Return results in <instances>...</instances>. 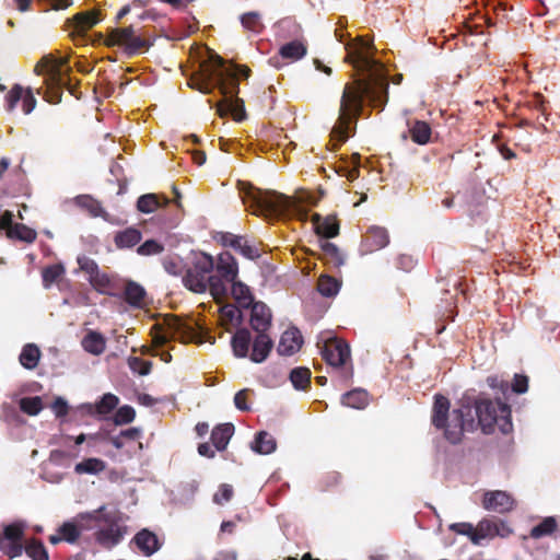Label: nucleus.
Masks as SVG:
<instances>
[{
    "label": "nucleus",
    "mask_w": 560,
    "mask_h": 560,
    "mask_svg": "<svg viewBox=\"0 0 560 560\" xmlns=\"http://www.w3.org/2000/svg\"><path fill=\"white\" fill-rule=\"evenodd\" d=\"M482 506L487 511L504 514L511 512L514 509L515 500L506 491H487L483 494Z\"/></svg>",
    "instance_id": "14"
},
{
    "label": "nucleus",
    "mask_w": 560,
    "mask_h": 560,
    "mask_svg": "<svg viewBox=\"0 0 560 560\" xmlns=\"http://www.w3.org/2000/svg\"><path fill=\"white\" fill-rule=\"evenodd\" d=\"M90 284L100 293H106L112 285L110 278L107 273L102 272L100 269L96 273L88 277Z\"/></svg>",
    "instance_id": "46"
},
{
    "label": "nucleus",
    "mask_w": 560,
    "mask_h": 560,
    "mask_svg": "<svg viewBox=\"0 0 560 560\" xmlns=\"http://www.w3.org/2000/svg\"><path fill=\"white\" fill-rule=\"evenodd\" d=\"M500 527H504L503 522L497 523L489 518H482L475 527L476 534L472 537V544L480 545L482 539L503 536Z\"/></svg>",
    "instance_id": "24"
},
{
    "label": "nucleus",
    "mask_w": 560,
    "mask_h": 560,
    "mask_svg": "<svg viewBox=\"0 0 560 560\" xmlns=\"http://www.w3.org/2000/svg\"><path fill=\"white\" fill-rule=\"evenodd\" d=\"M322 357L328 365L340 372L342 380L348 381L353 376L351 351L345 340L339 338L326 340L322 349Z\"/></svg>",
    "instance_id": "9"
},
{
    "label": "nucleus",
    "mask_w": 560,
    "mask_h": 560,
    "mask_svg": "<svg viewBox=\"0 0 560 560\" xmlns=\"http://www.w3.org/2000/svg\"><path fill=\"white\" fill-rule=\"evenodd\" d=\"M124 300L132 307L142 308L147 305V291L138 282L129 280L125 285Z\"/></svg>",
    "instance_id": "23"
},
{
    "label": "nucleus",
    "mask_w": 560,
    "mask_h": 560,
    "mask_svg": "<svg viewBox=\"0 0 560 560\" xmlns=\"http://www.w3.org/2000/svg\"><path fill=\"white\" fill-rule=\"evenodd\" d=\"M487 384L492 389H498L502 394H505L509 390V388H510L509 382L502 380L498 375H490V376H488L487 377Z\"/></svg>",
    "instance_id": "59"
},
{
    "label": "nucleus",
    "mask_w": 560,
    "mask_h": 560,
    "mask_svg": "<svg viewBox=\"0 0 560 560\" xmlns=\"http://www.w3.org/2000/svg\"><path fill=\"white\" fill-rule=\"evenodd\" d=\"M105 469L106 463L95 457L85 458L74 466V472L78 475H98Z\"/></svg>",
    "instance_id": "32"
},
{
    "label": "nucleus",
    "mask_w": 560,
    "mask_h": 560,
    "mask_svg": "<svg viewBox=\"0 0 560 560\" xmlns=\"http://www.w3.org/2000/svg\"><path fill=\"white\" fill-rule=\"evenodd\" d=\"M302 343L303 338L300 330L291 327L281 335L277 351L280 355H292L301 349Z\"/></svg>",
    "instance_id": "19"
},
{
    "label": "nucleus",
    "mask_w": 560,
    "mask_h": 560,
    "mask_svg": "<svg viewBox=\"0 0 560 560\" xmlns=\"http://www.w3.org/2000/svg\"><path fill=\"white\" fill-rule=\"evenodd\" d=\"M240 22L244 30L259 34L265 28L261 14L257 11H249L240 16Z\"/></svg>",
    "instance_id": "39"
},
{
    "label": "nucleus",
    "mask_w": 560,
    "mask_h": 560,
    "mask_svg": "<svg viewBox=\"0 0 560 560\" xmlns=\"http://www.w3.org/2000/svg\"><path fill=\"white\" fill-rule=\"evenodd\" d=\"M13 213L9 210L4 211L0 217V230L9 231L15 223L12 222Z\"/></svg>",
    "instance_id": "64"
},
{
    "label": "nucleus",
    "mask_w": 560,
    "mask_h": 560,
    "mask_svg": "<svg viewBox=\"0 0 560 560\" xmlns=\"http://www.w3.org/2000/svg\"><path fill=\"white\" fill-rule=\"evenodd\" d=\"M100 21L98 13L95 11L79 12L73 15L70 23L73 27V32L84 33L92 28Z\"/></svg>",
    "instance_id": "27"
},
{
    "label": "nucleus",
    "mask_w": 560,
    "mask_h": 560,
    "mask_svg": "<svg viewBox=\"0 0 560 560\" xmlns=\"http://www.w3.org/2000/svg\"><path fill=\"white\" fill-rule=\"evenodd\" d=\"M83 349L94 355H100L105 351L106 340L101 332L89 331L82 339Z\"/></svg>",
    "instance_id": "29"
},
{
    "label": "nucleus",
    "mask_w": 560,
    "mask_h": 560,
    "mask_svg": "<svg viewBox=\"0 0 560 560\" xmlns=\"http://www.w3.org/2000/svg\"><path fill=\"white\" fill-rule=\"evenodd\" d=\"M250 326L256 332L267 331L271 326V311L262 302H253L250 305Z\"/></svg>",
    "instance_id": "17"
},
{
    "label": "nucleus",
    "mask_w": 560,
    "mask_h": 560,
    "mask_svg": "<svg viewBox=\"0 0 560 560\" xmlns=\"http://www.w3.org/2000/svg\"><path fill=\"white\" fill-rule=\"evenodd\" d=\"M171 203L165 195L144 194L137 200V209L142 213H152L159 209L165 208Z\"/></svg>",
    "instance_id": "22"
},
{
    "label": "nucleus",
    "mask_w": 560,
    "mask_h": 560,
    "mask_svg": "<svg viewBox=\"0 0 560 560\" xmlns=\"http://www.w3.org/2000/svg\"><path fill=\"white\" fill-rule=\"evenodd\" d=\"M409 135L415 143L424 145L431 141L432 129L427 121L415 120L410 124Z\"/></svg>",
    "instance_id": "28"
},
{
    "label": "nucleus",
    "mask_w": 560,
    "mask_h": 560,
    "mask_svg": "<svg viewBox=\"0 0 560 560\" xmlns=\"http://www.w3.org/2000/svg\"><path fill=\"white\" fill-rule=\"evenodd\" d=\"M252 335L247 328H238L231 339L233 354L236 358H246L249 352Z\"/></svg>",
    "instance_id": "25"
},
{
    "label": "nucleus",
    "mask_w": 560,
    "mask_h": 560,
    "mask_svg": "<svg viewBox=\"0 0 560 560\" xmlns=\"http://www.w3.org/2000/svg\"><path fill=\"white\" fill-rule=\"evenodd\" d=\"M77 203L82 207V208H85L86 210H89V212L94 215V217H97L102 210V207L100 205L98 201H96L95 199H93L92 197L90 196H80L77 198Z\"/></svg>",
    "instance_id": "54"
},
{
    "label": "nucleus",
    "mask_w": 560,
    "mask_h": 560,
    "mask_svg": "<svg viewBox=\"0 0 560 560\" xmlns=\"http://www.w3.org/2000/svg\"><path fill=\"white\" fill-rule=\"evenodd\" d=\"M319 247L322 250L323 259H325L327 264H330L337 268L345 264V257L342 253L334 243L328 241H320Z\"/></svg>",
    "instance_id": "31"
},
{
    "label": "nucleus",
    "mask_w": 560,
    "mask_h": 560,
    "mask_svg": "<svg viewBox=\"0 0 560 560\" xmlns=\"http://www.w3.org/2000/svg\"><path fill=\"white\" fill-rule=\"evenodd\" d=\"M234 433V425L232 423H221L213 428L211 431V443L217 451H224Z\"/></svg>",
    "instance_id": "26"
},
{
    "label": "nucleus",
    "mask_w": 560,
    "mask_h": 560,
    "mask_svg": "<svg viewBox=\"0 0 560 560\" xmlns=\"http://www.w3.org/2000/svg\"><path fill=\"white\" fill-rule=\"evenodd\" d=\"M342 405L354 409H363L369 404V394L364 389H352L341 397Z\"/></svg>",
    "instance_id": "33"
},
{
    "label": "nucleus",
    "mask_w": 560,
    "mask_h": 560,
    "mask_svg": "<svg viewBox=\"0 0 560 560\" xmlns=\"http://www.w3.org/2000/svg\"><path fill=\"white\" fill-rule=\"evenodd\" d=\"M233 497V488L228 483L220 486L219 491L213 495V502L217 504H224L229 502Z\"/></svg>",
    "instance_id": "57"
},
{
    "label": "nucleus",
    "mask_w": 560,
    "mask_h": 560,
    "mask_svg": "<svg viewBox=\"0 0 560 560\" xmlns=\"http://www.w3.org/2000/svg\"><path fill=\"white\" fill-rule=\"evenodd\" d=\"M311 370L308 368H294L289 375L293 387L298 390H306L311 385Z\"/></svg>",
    "instance_id": "37"
},
{
    "label": "nucleus",
    "mask_w": 560,
    "mask_h": 560,
    "mask_svg": "<svg viewBox=\"0 0 560 560\" xmlns=\"http://www.w3.org/2000/svg\"><path fill=\"white\" fill-rule=\"evenodd\" d=\"M141 232L135 228H128L115 235V245L118 248H131L141 241Z\"/></svg>",
    "instance_id": "34"
},
{
    "label": "nucleus",
    "mask_w": 560,
    "mask_h": 560,
    "mask_svg": "<svg viewBox=\"0 0 560 560\" xmlns=\"http://www.w3.org/2000/svg\"><path fill=\"white\" fill-rule=\"evenodd\" d=\"M238 275V266L234 256L229 252L218 255L212 272L211 295L220 302L228 296L229 284Z\"/></svg>",
    "instance_id": "7"
},
{
    "label": "nucleus",
    "mask_w": 560,
    "mask_h": 560,
    "mask_svg": "<svg viewBox=\"0 0 560 560\" xmlns=\"http://www.w3.org/2000/svg\"><path fill=\"white\" fill-rule=\"evenodd\" d=\"M80 518L81 521L103 524L94 533V538L105 549L116 547L128 534L125 515L119 510H107L105 505H102L92 512L80 514Z\"/></svg>",
    "instance_id": "3"
},
{
    "label": "nucleus",
    "mask_w": 560,
    "mask_h": 560,
    "mask_svg": "<svg viewBox=\"0 0 560 560\" xmlns=\"http://www.w3.org/2000/svg\"><path fill=\"white\" fill-rule=\"evenodd\" d=\"M19 404L20 409L28 416H36L43 409V401L38 396L21 398Z\"/></svg>",
    "instance_id": "47"
},
{
    "label": "nucleus",
    "mask_w": 560,
    "mask_h": 560,
    "mask_svg": "<svg viewBox=\"0 0 560 560\" xmlns=\"http://www.w3.org/2000/svg\"><path fill=\"white\" fill-rule=\"evenodd\" d=\"M448 529L458 535L467 536L471 542H472V537L476 534L475 526L471 523H467V522L453 523L448 526Z\"/></svg>",
    "instance_id": "55"
},
{
    "label": "nucleus",
    "mask_w": 560,
    "mask_h": 560,
    "mask_svg": "<svg viewBox=\"0 0 560 560\" xmlns=\"http://www.w3.org/2000/svg\"><path fill=\"white\" fill-rule=\"evenodd\" d=\"M312 223L315 233L324 238H332L339 235L340 225L336 215L323 218L319 213H314Z\"/></svg>",
    "instance_id": "18"
},
{
    "label": "nucleus",
    "mask_w": 560,
    "mask_h": 560,
    "mask_svg": "<svg viewBox=\"0 0 560 560\" xmlns=\"http://www.w3.org/2000/svg\"><path fill=\"white\" fill-rule=\"evenodd\" d=\"M163 249L164 246L158 241L148 240L138 247L137 253L142 256H150L160 254L163 252Z\"/></svg>",
    "instance_id": "53"
},
{
    "label": "nucleus",
    "mask_w": 560,
    "mask_h": 560,
    "mask_svg": "<svg viewBox=\"0 0 560 560\" xmlns=\"http://www.w3.org/2000/svg\"><path fill=\"white\" fill-rule=\"evenodd\" d=\"M51 408L57 417H63L68 413V405L66 400L60 397L55 399Z\"/></svg>",
    "instance_id": "63"
},
{
    "label": "nucleus",
    "mask_w": 560,
    "mask_h": 560,
    "mask_svg": "<svg viewBox=\"0 0 560 560\" xmlns=\"http://www.w3.org/2000/svg\"><path fill=\"white\" fill-rule=\"evenodd\" d=\"M450 399L441 394L434 396L431 423L443 431L451 444H459L465 431L472 432L478 427L485 434L494 432L495 427L503 434L512 431L511 407L500 399L492 400L483 395L465 393L457 407L450 411Z\"/></svg>",
    "instance_id": "1"
},
{
    "label": "nucleus",
    "mask_w": 560,
    "mask_h": 560,
    "mask_svg": "<svg viewBox=\"0 0 560 560\" xmlns=\"http://www.w3.org/2000/svg\"><path fill=\"white\" fill-rule=\"evenodd\" d=\"M231 287V294L241 307L247 308L254 302V296L249 288L241 281L233 280L229 284Z\"/></svg>",
    "instance_id": "30"
},
{
    "label": "nucleus",
    "mask_w": 560,
    "mask_h": 560,
    "mask_svg": "<svg viewBox=\"0 0 560 560\" xmlns=\"http://www.w3.org/2000/svg\"><path fill=\"white\" fill-rule=\"evenodd\" d=\"M241 311L233 304H225L220 308V320L229 331L230 326H238L241 323Z\"/></svg>",
    "instance_id": "38"
},
{
    "label": "nucleus",
    "mask_w": 560,
    "mask_h": 560,
    "mask_svg": "<svg viewBox=\"0 0 560 560\" xmlns=\"http://www.w3.org/2000/svg\"><path fill=\"white\" fill-rule=\"evenodd\" d=\"M248 392H249V389H247V388L241 389L234 396L235 407L242 411L249 410V406L247 405V401H246Z\"/></svg>",
    "instance_id": "61"
},
{
    "label": "nucleus",
    "mask_w": 560,
    "mask_h": 560,
    "mask_svg": "<svg viewBox=\"0 0 560 560\" xmlns=\"http://www.w3.org/2000/svg\"><path fill=\"white\" fill-rule=\"evenodd\" d=\"M194 338V328L179 317L172 315L165 318L164 331L156 334L153 341L155 346H163L171 339L188 342Z\"/></svg>",
    "instance_id": "11"
},
{
    "label": "nucleus",
    "mask_w": 560,
    "mask_h": 560,
    "mask_svg": "<svg viewBox=\"0 0 560 560\" xmlns=\"http://www.w3.org/2000/svg\"><path fill=\"white\" fill-rule=\"evenodd\" d=\"M24 89L20 84H14L10 92L5 96V107L9 112H12L16 104L22 101Z\"/></svg>",
    "instance_id": "51"
},
{
    "label": "nucleus",
    "mask_w": 560,
    "mask_h": 560,
    "mask_svg": "<svg viewBox=\"0 0 560 560\" xmlns=\"http://www.w3.org/2000/svg\"><path fill=\"white\" fill-rule=\"evenodd\" d=\"M273 348V341L267 331L257 332L254 341L249 359L255 363L264 362Z\"/></svg>",
    "instance_id": "20"
},
{
    "label": "nucleus",
    "mask_w": 560,
    "mask_h": 560,
    "mask_svg": "<svg viewBox=\"0 0 560 560\" xmlns=\"http://www.w3.org/2000/svg\"><path fill=\"white\" fill-rule=\"evenodd\" d=\"M213 269V257L200 253L183 277L184 285L195 293H205L207 290L211 292Z\"/></svg>",
    "instance_id": "8"
},
{
    "label": "nucleus",
    "mask_w": 560,
    "mask_h": 560,
    "mask_svg": "<svg viewBox=\"0 0 560 560\" xmlns=\"http://www.w3.org/2000/svg\"><path fill=\"white\" fill-rule=\"evenodd\" d=\"M128 363L129 368L140 375H148L152 369V363L150 361L143 360L139 357H130Z\"/></svg>",
    "instance_id": "52"
},
{
    "label": "nucleus",
    "mask_w": 560,
    "mask_h": 560,
    "mask_svg": "<svg viewBox=\"0 0 560 560\" xmlns=\"http://www.w3.org/2000/svg\"><path fill=\"white\" fill-rule=\"evenodd\" d=\"M130 546L144 557H151L163 546V540L149 528L140 529L130 540Z\"/></svg>",
    "instance_id": "13"
},
{
    "label": "nucleus",
    "mask_w": 560,
    "mask_h": 560,
    "mask_svg": "<svg viewBox=\"0 0 560 560\" xmlns=\"http://www.w3.org/2000/svg\"><path fill=\"white\" fill-rule=\"evenodd\" d=\"M136 411L133 407L124 405L119 407L114 415V423L116 425L128 424L135 420Z\"/></svg>",
    "instance_id": "50"
},
{
    "label": "nucleus",
    "mask_w": 560,
    "mask_h": 560,
    "mask_svg": "<svg viewBox=\"0 0 560 560\" xmlns=\"http://www.w3.org/2000/svg\"><path fill=\"white\" fill-rule=\"evenodd\" d=\"M32 560H49L48 551L44 544L36 538L28 539L24 545V550Z\"/></svg>",
    "instance_id": "43"
},
{
    "label": "nucleus",
    "mask_w": 560,
    "mask_h": 560,
    "mask_svg": "<svg viewBox=\"0 0 560 560\" xmlns=\"http://www.w3.org/2000/svg\"><path fill=\"white\" fill-rule=\"evenodd\" d=\"M276 446L273 436L266 431H260L256 434L252 448L258 454L268 455L276 450Z\"/></svg>",
    "instance_id": "35"
},
{
    "label": "nucleus",
    "mask_w": 560,
    "mask_h": 560,
    "mask_svg": "<svg viewBox=\"0 0 560 560\" xmlns=\"http://www.w3.org/2000/svg\"><path fill=\"white\" fill-rule=\"evenodd\" d=\"M213 68H207L198 79H192L191 86L203 94H209L213 89L218 88L224 100L237 96L240 92V83L236 73L225 67V60L214 55L210 58Z\"/></svg>",
    "instance_id": "4"
},
{
    "label": "nucleus",
    "mask_w": 560,
    "mask_h": 560,
    "mask_svg": "<svg viewBox=\"0 0 560 560\" xmlns=\"http://www.w3.org/2000/svg\"><path fill=\"white\" fill-rule=\"evenodd\" d=\"M85 528L86 527L82 523L78 524L74 521L63 522L57 528L56 534L48 537V541L51 545H57L61 541H66L68 544H77L81 537L82 530Z\"/></svg>",
    "instance_id": "16"
},
{
    "label": "nucleus",
    "mask_w": 560,
    "mask_h": 560,
    "mask_svg": "<svg viewBox=\"0 0 560 560\" xmlns=\"http://www.w3.org/2000/svg\"><path fill=\"white\" fill-rule=\"evenodd\" d=\"M77 262L80 269L89 277H91L93 273H96V271L100 269L97 262L85 255L79 256L77 258Z\"/></svg>",
    "instance_id": "56"
},
{
    "label": "nucleus",
    "mask_w": 560,
    "mask_h": 560,
    "mask_svg": "<svg viewBox=\"0 0 560 560\" xmlns=\"http://www.w3.org/2000/svg\"><path fill=\"white\" fill-rule=\"evenodd\" d=\"M106 45L120 46L128 56H133L147 51L152 43L143 34H137L133 26L130 25L112 30Z\"/></svg>",
    "instance_id": "10"
},
{
    "label": "nucleus",
    "mask_w": 560,
    "mask_h": 560,
    "mask_svg": "<svg viewBox=\"0 0 560 560\" xmlns=\"http://www.w3.org/2000/svg\"><path fill=\"white\" fill-rule=\"evenodd\" d=\"M238 190L242 194L243 202L249 203V208L253 209L255 214L261 212L270 215H282L291 206L288 196L272 190H261L249 183L238 182Z\"/></svg>",
    "instance_id": "5"
},
{
    "label": "nucleus",
    "mask_w": 560,
    "mask_h": 560,
    "mask_svg": "<svg viewBox=\"0 0 560 560\" xmlns=\"http://www.w3.org/2000/svg\"><path fill=\"white\" fill-rule=\"evenodd\" d=\"M370 45L363 40L349 47L346 60L359 70L368 72L365 79L347 83L343 88L339 117L331 130L334 149H338L349 138L350 125L355 124L368 101L373 107L383 108L388 101V80L382 66L368 55Z\"/></svg>",
    "instance_id": "2"
},
{
    "label": "nucleus",
    "mask_w": 560,
    "mask_h": 560,
    "mask_svg": "<svg viewBox=\"0 0 560 560\" xmlns=\"http://www.w3.org/2000/svg\"><path fill=\"white\" fill-rule=\"evenodd\" d=\"M307 52V47L299 40H292L281 46L279 54L284 59L299 60Z\"/></svg>",
    "instance_id": "40"
},
{
    "label": "nucleus",
    "mask_w": 560,
    "mask_h": 560,
    "mask_svg": "<svg viewBox=\"0 0 560 560\" xmlns=\"http://www.w3.org/2000/svg\"><path fill=\"white\" fill-rule=\"evenodd\" d=\"M39 358V348L34 343H27L23 347L19 361L25 369L33 370L37 366Z\"/></svg>",
    "instance_id": "36"
},
{
    "label": "nucleus",
    "mask_w": 560,
    "mask_h": 560,
    "mask_svg": "<svg viewBox=\"0 0 560 560\" xmlns=\"http://www.w3.org/2000/svg\"><path fill=\"white\" fill-rule=\"evenodd\" d=\"M232 248L248 259H256L260 256L259 249L255 246H252L248 243V241L244 236H241V235H240L238 244L235 243Z\"/></svg>",
    "instance_id": "49"
},
{
    "label": "nucleus",
    "mask_w": 560,
    "mask_h": 560,
    "mask_svg": "<svg viewBox=\"0 0 560 560\" xmlns=\"http://www.w3.org/2000/svg\"><path fill=\"white\" fill-rule=\"evenodd\" d=\"M65 273V268L62 265L56 264L50 265L43 269L42 278L43 284L45 288H49L54 282H56L62 275Z\"/></svg>",
    "instance_id": "48"
},
{
    "label": "nucleus",
    "mask_w": 560,
    "mask_h": 560,
    "mask_svg": "<svg viewBox=\"0 0 560 560\" xmlns=\"http://www.w3.org/2000/svg\"><path fill=\"white\" fill-rule=\"evenodd\" d=\"M558 528L557 521L553 516L545 517L538 525L530 529V537L539 539L545 536H549L555 533Z\"/></svg>",
    "instance_id": "44"
},
{
    "label": "nucleus",
    "mask_w": 560,
    "mask_h": 560,
    "mask_svg": "<svg viewBox=\"0 0 560 560\" xmlns=\"http://www.w3.org/2000/svg\"><path fill=\"white\" fill-rule=\"evenodd\" d=\"M24 526L20 523H12L4 526L0 535V550L10 559L22 556Z\"/></svg>",
    "instance_id": "12"
},
{
    "label": "nucleus",
    "mask_w": 560,
    "mask_h": 560,
    "mask_svg": "<svg viewBox=\"0 0 560 560\" xmlns=\"http://www.w3.org/2000/svg\"><path fill=\"white\" fill-rule=\"evenodd\" d=\"M218 241L221 243L222 246L232 248L235 243L238 244L240 235H235L230 232H221L219 233Z\"/></svg>",
    "instance_id": "62"
},
{
    "label": "nucleus",
    "mask_w": 560,
    "mask_h": 560,
    "mask_svg": "<svg viewBox=\"0 0 560 560\" xmlns=\"http://www.w3.org/2000/svg\"><path fill=\"white\" fill-rule=\"evenodd\" d=\"M36 106V98L32 92V90L28 88L25 90L23 97H22V108L24 114H30L33 112V109Z\"/></svg>",
    "instance_id": "60"
},
{
    "label": "nucleus",
    "mask_w": 560,
    "mask_h": 560,
    "mask_svg": "<svg viewBox=\"0 0 560 560\" xmlns=\"http://www.w3.org/2000/svg\"><path fill=\"white\" fill-rule=\"evenodd\" d=\"M222 104L226 105L228 109L232 113L233 118L242 121L246 118L244 101L238 96L223 100Z\"/></svg>",
    "instance_id": "45"
},
{
    "label": "nucleus",
    "mask_w": 560,
    "mask_h": 560,
    "mask_svg": "<svg viewBox=\"0 0 560 560\" xmlns=\"http://www.w3.org/2000/svg\"><path fill=\"white\" fill-rule=\"evenodd\" d=\"M341 287V282L336 278L327 275H322L317 282L318 292L326 298L335 296Z\"/></svg>",
    "instance_id": "41"
},
{
    "label": "nucleus",
    "mask_w": 560,
    "mask_h": 560,
    "mask_svg": "<svg viewBox=\"0 0 560 560\" xmlns=\"http://www.w3.org/2000/svg\"><path fill=\"white\" fill-rule=\"evenodd\" d=\"M67 58H56L52 55H45L36 63L34 72L45 74L46 101L51 104H58L61 101L65 84L63 66Z\"/></svg>",
    "instance_id": "6"
},
{
    "label": "nucleus",
    "mask_w": 560,
    "mask_h": 560,
    "mask_svg": "<svg viewBox=\"0 0 560 560\" xmlns=\"http://www.w3.org/2000/svg\"><path fill=\"white\" fill-rule=\"evenodd\" d=\"M7 236L9 238H14L31 244L36 240L37 233L35 230L23 223H15L12 228L9 229Z\"/></svg>",
    "instance_id": "42"
},
{
    "label": "nucleus",
    "mask_w": 560,
    "mask_h": 560,
    "mask_svg": "<svg viewBox=\"0 0 560 560\" xmlns=\"http://www.w3.org/2000/svg\"><path fill=\"white\" fill-rule=\"evenodd\" d=\"M389 243V235L385 228L371 226L363 235L361 252L370 254L386 247Z\"/></svg>",
    "instance_id": "15"
},
{
    "label": "nucleus",
    "mask_w": 560,
    "mask_h": 560,
    "mask_svg": "<svg viewBox=\"0 0 560 560\" xmlns=\"http://www.w3.org/2000/svg\"><path fill=\"white\" fill-rule=\"evenodd\" d=\"M118 404L119 398L112 393H107L104 394L96 404H88L84 408L90 416H100L105 418L116 409Z\"/></svg>",
    "instance_id": "21"
},
{
    "label": "nucleus",
    "mask_w": 560,
    "mask_h": 560,
    "mask_svg": "<svg viewBox=\"0 0 560 560\" xmlns=\"http://www.w3.org/2000/svg\"><path fill=\"white\" fill-rule=\"evenodd\" d=\"M512 390L516 394H524L528 389V377L522 374H515L512 383Z\"/></svg>",
    "instance_id": "58"
}]
</instances>
